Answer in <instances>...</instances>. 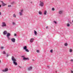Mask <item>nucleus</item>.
I'll return each mask as SVG.
<instances>
[{
	"label": "nucleus",
	"instance_id": "f257e3e1",
	"mask_svg": "<svg viewBox=\"0 0 73 73\" xmlns=\"http://www.w3.org/2000/svg\"><path fill=\"white\" fill-rule=\"evenodd\" d=\"M11 60L13 61V63L14 64H15V65H17V63L16 62V60L13 56H12L11 58Z\"/></svg>",
	"mask_w": 73,
	"mask_h": 73
},
{
	"label": "nucleus",
	"instance_id": "f03ea898",
	"mask_svg": "<svg viewBox=\"0 0 73 73\" xmlns=\"http://www.w3.org/2000/svg\"><path fill=\"white\" fill-rule=\"evenodd\" d=\"M40 3L39 4L40 6L41 7H43V6L44 5V3L43 2L41 1H40Z\"/></svg>",
	"mask_w": 73,
	"mask_h": 73
},
{
	"label": "nucleus",
	"instance_id": "7ed1b4c3",
	"mask_svg": "<svg viewBox=\"0 0 73 73\" xmlns=\"http://www.w3.org/2000/svg\"><path fill=\"white\" fill-rule=\"evenodd\" d=\"M10 35H11V34H10V33H7V38L8 39H9V40L10 39V38H9V36H10Z\"/></svg>",
	"mask_w": 73,
	"mask_h": 73
},
{
	"label": "nucleus",
	"instance_id": "20e7f679",
	"mask_svg": "<svg viewBox=\"0 0 73 73\" xmlns=\"http://www.w3.org/2000/svg\"><path fill=\"white\" fill-rule=\"evenodd\" d=\"M2 25V27H6V26H7L6 24H5V22L3 23Z\"/></svg>",
	"mask_w": 73,
	"mask_h": 73
},
{
	"label": "nucleus",
	"instance_id": "39448f33",
	"mask_svg": "<svg viewBox=\"0 0 73 73\" xmlns=\"http://www.w3.org/2000/svg\"><path fill=\"white\" fill-rule=\"evenodd\" d=\"M8 70V69L7 68H6L5 69V70H2V71L3 72H7Z\"/></svg>",
	"mask_w": 73,
	"mask_h": 73
},
{
	"label": "nucleus",
	"instance_id": "423d86ee",
	"mask_svg": "<svg viewBox=\"0 0 73 73\" xmlns=\"http://www.w3.org/2000/svg\"><path fill=\"white\" fill-rule=\"evenodd\" d=\"M11 41L13 42H15V38H12L11 39Z\"/></svg>",
	"mask_w": 73,
	"mask_h": 73
},
{
	"label": "nucleus",
	"instance_id": "0eeeda50",
	"mask_svg": "<svg viewBox=\"0 0 73 73\" xmlns=\"http://www.w3.org/2000/svg\"><path fill=\"white\" fill-rule=\"evenodd\" d=\"M33 41H34V38H31L30 40V42H33Z\"/></svg>",
	"mask_w": 73,
	"mask_h": 73
},
{
	"label": "nucleus",
	"instance_id": "6e6552de",
	"mask_svg": "<svg viewBox=\"0 0 73 73\" xmlns=\"http://www.w3.org/2000/svg\"><path fill=\"white\" fill-rule=\"evenodd\" d=\"M1 3L2 4V5L3 6H5V5H7L6 4H5V3H4L3 1H1Z\"/></svg>",
	"mask_w": 73,
	"mask_h": 73
},
{
	"label": "nucleus",
	"instance_id": "1a4fd4ad",
	"mask_svg": "<svg viewBox=\"0 0 73 73\" xmlns=\"http://www.w3.org/2000/svg\"><path fill=\"white\" fill-rule=\"evenodd\" d=\"M31 69H32V67L30 66V67L28 68V70H31Z\"/></svg>",
	"mask_w": 73,
	"mask_h": 73
},
{
	"label": "nucleus",
	"instance_id": "9d476101",
	"mask_svg": "<svg viewBox=\"0 0 73 73\" xmlns=\"http://www.w3.org/2000/svg\"><path fill=\"white\" fill-rule=\"evenodd\" d=\"M3 35H7V31H5L3 32Z\"/></svg>",
	"mask_w": 73,
	"mask_h": 73
},
{
	"label": "nucleus",
	"instance_id": "9b49d317",
	"mask_svg": "<svg viewBox=\"0 0 73 73\" xmlns=\"http://www.w3.org/2000/svg\"><path fill=\"white\" fill-rule=\"evenodd\" d=\"M28 59V58H23V60H27Z\"/></svg>",
	"mask_w": 73,
	"mask_h": 73
},
{
	"label": "nucleus",
	"instance_id": "f8f14e48",
	"mask_svg": "<svg viewBox=\"0 0 73 73\" xmlns=\"http://www.w3.org/2000/svg\"><path fill=\"white\" fill-rule=\"evenodd\" d=\"M27 46H25L23 47V49L24 50H26V49H27Z\"/></svg>",
	"mask_w": 73,
	"mask_h": 73
},
{
	"label": "nucleus",
	"instance_id": "ddd939ff",
	"mask_svg": "<svg viewBox=\"0 0 73 73\" xmlns=\"http://www.w3.org/2000/svg\"><path fill=\"white\" fill-rule=\"evenodd\" d=\"M13 17H15V18H16V15L15 14H14L13 15Z\"/></svg>",
	"mask_w": 73,
	"mask_h": 73
},
{
	"label": "nucleus",
	"instance_id": "4468645a",
	"mask_svg": "<svg viewBox=\"0 0 73 73\" xmlns=\"http://www.w3.org/2000/svg\"><path fill=\"white\" fill-rule=\"evenodd\" d=\"M62 13V11H60L59 12V14H61V13Z\"/></svg>",
	"mask_w": 73,
	"mask_h": 73
},
{
	"label": "nucleus",
	"instance_id": "2eb2a0df",
	"mask_svg": "<svg viewBox=\"0 0 73 73\" xmlns=\"http://www.w3.org/2000/svg\"><path fill=\"white\" fill-rule=\"evenodd\" d=\"M46 13H47L46 11H45L44 13V15H46Z\"/></svg>",
	"mask_w": 73,
	"mask_h": 73
},
{
	"label": "nucleus",
	"instance_id": "dca6fc26",
	"mask_svg": "<svg viewBox=\"0 0 73 73\" xmlns=\"http://www.w3.org/2000/svg\"><path fill=\"white\" fill-rule=\"evenodd\" d=\"M35 32V35H37V32L35 30L34 31Z\"/></svg>",
	"mask_w": 73,
	"mask_h": 73
},
{
	"label": "nucleus",
	"instance_id": "f3484780",
	"mask_svg": "<svg viewBox=\"0 0 73 73\" xmlns=\"http://www.w3.org/2000/svg\"><path fill=\"white\" fill-rule=\"evenodd\" d=\"M25 50V51L26 52H29V50H28V49H26Z\"/></svg>",
	"mask_w": 73,
	"mask_h": 73
},
{
	"label": "nucleus",
	"instance_id": "a211bd4d",
	"mask_svg": "<svg viewBox=\"0 0 73 73\" xmlns=\"http://www.w3.org/2000/svg\"><path fill=\"white\" fill-rule=\"evenodd\" d=\"M38 13L39 14H40V15H41V14H42V13L41 11H39Z\"/></svg>",
	"mask_w": 73,
	"mask_h": 73
},
{
	"label": "nucleus",
	"instance_id": "6ab92c4d",
	"mask_svg": "<svg viewBox=\"0 0 73 73\" xmlns=\"http://www.w3.org/2000/svg\"><path fill=\"white\" fill-rule=\"evenodd\" d=\"M23 10H21V12H20V13H23Z\"/></svg>",
	"mask_w": 73,
	"mask_h": 73
},
{
	"label": "nucleus",
	"instance_id": "aec40b11",
	"mask_svg": "<svg viewBox=\"0 0 73 73\" xmlns=\"http://www.w3.org/2000/svg\"><path fill=\"white\" fill-rule=\"evenodd\" d=\"M64 45H65V46H68V44H67V43H65L64 44Z\"/></svg>",
	"mask_w": 73,
	"mask_h": 73
},
{
	"label": "nucleus",
	"instance_id": "412c9836",
	"mask_svg": "<svg viewBox=\"0 0 73 73\" xmlns=\"http://www.w3.org/2000/svg\"><path fill=\"white\" fill-rule=\"evenodd\" d=\"M72 51H73V50L72 49H70V52H72Z\"/></svg>",
	"mask_w": 73,
	"mask_h": 73
},
{
	"label": "nucleus",
	"instance_id": "4be33fe9",
	"mask_svg": "<svg viewBox=\"0 0 73 73\" xmlns=\"http://www.w3.org/2000/svg\"><path fill=\"white\" fill-rule=\"evenodd\" d=\"M67 27H69L70 26V25L68 23L67 25Z\"/></svg>",
	"mask_w": 73,
	"mask_h": 73
},
{
	"label": "nucleus",
	"instance_id": "5701e85b",
	"mask_svg": "<svg viewBox=\"0 0 73 73\" xmlns=\"http://www.w3.org/2000/svg\"><path fill=\"white\" fill-rule=\"evenodd\" d=\"M19 14L21 16V15H23V13L19 12Z\"/></svg>",
	"mask_w": 73,
	"mask_h": 73
},
{
	"label": "nucleus",
	"instance_id": "b1692460",
	"mask_svg": "<svg viewBox=\"0 0 73 73\" xmlns=\"http://www.w3.org/2000/svg\"><path fill=\"white\" fill-rule=\"evenodd\" d=\"M50 52H51V53H53V50H50Z\"/></svg>",
	"mask_w": 73,
	"mask_h": 73
},
{
	"label": "nucleus",
	"instance_id": "393cba45",
	"mask_svg": "<svg viewBox=\"0 0 73 73\" xmlns=\"http://www.w3.org/2000/svg\"><path fill=\"white\" fill-rule=\"evenodd\" d=\"M6 54V53H5V52L4 51H3V54Z\"/></svg>",
	"mask_w": 73,
	"mask_h": 73
},
{
	"label": "nucleus",
	"instance_id": "a878e982",
	"mask_svg": "<svg viewBox=\"0 0 73 73\" xmlns=\"http://www.w3.org/2000/svg\"><path fill=\"white\" fill-rule=\"evenodd\" d=\"M8 56H9V55H8V54H6V57H8Z\"/></svg>",
	"mask_w": 73,
	"mask_h": 73
},
{
	"label": "nucleus",
	"instance_id": "bb28decb",
	"mask_svg": "<svg viewBox=\"0 0 73 73\" xmlns=\"http://www.w3.org/2000/svg\"><path fill=\"white\" fill-rule=\"evenodd\" d=\"M52 11H54V8H52Z\"/></svg>",
	"mask_w": 73,
	"mask_h": 73
},
{
	"label": "nucleus",
	"instance_id": "cd10ccee",
	"mask_svg": "<svg viewBox=\"0 0 73 73\" xmlns=\"http://www.w3.org/2000/svg\"><path fill=\"white\" fill-rule=\"evenodd\" d=\"M13 25H15V23L14 22L13 23Z\"/></svg>",
	"mask_w": 73,
	"mask_h": 73
},
{
	"label": "nucleus",
	"instance_id": "c85d7f7f",
	"mask_svg": "<svg viewBox=\"0 0 73 73\" xmlns=\"http://www.w3.org/2000/svg\"><path fill=\"white\" fill-rule=\"evenodd\" d=\"M36 52H37V53H38V52H39V50H36Z\"/></svg>",
	"mask_w": 73,
	"mask_h": 73
},
{
	"label": "nucleus",
	"instance_id": "c756f323",
	"mask_svg": "<svg viewBox=\"0 0 73 73\" xmlns=\"http://www.w3.org/2000/svg\"><path fill=\"white\" fill-rule=\"evenodd\" d=\"M8 7H11V5H9L8 6Z\"/></svg>",
	"mask_w": 73,
	"mask_h": 73
},
{
	"label": "nucleus",
	"instance_id": "7c9ffc66",
	"mask_svg": "<svg viewBox=\"0 0 73 73\" xmlns=\"http://www.w3.org/2000/svg\"><path fill=\"white\" fill-rule=\"evenodd\" d=\"M54 23H55V24H57V23L56 22L54 21Z\"/></svg>",
	"mask_w": 73,
	"mask_h": 73
},
{
	"label": "nucleus",
	"instance_id": "2f4dec72",
	"mask_svg": "<svg viewBox=\"0 0 73 73\" xmlns=\"http://www.w3.org/2000/svg\"><path fill=\"white\" fill-rule=\"evenodd\" d=\"M46 29H48V26H47L46 27Z\"/></svg>",
	"mask_w": 73,
	"mask_h": 73
},
{
	"label": "nucleus",
	"instance_id": "473e14b6",
	"mask_svg": "<svg viewBox=\"0 0 73 73\" xmlns=\"http://www.w3.org/2000/svg\"><path fill=\"white\" fill-rule=\"evenodd\" d=\"M71 73H73V71L72 70L71 71Z\"/></svg>",
	"mask_w": 73,
	"mask_h": 73
},
{
	"label": "nucleus",
	"instance_id": "72a5a7b5",
	"mask_svg": "<svg viewBox=\"0 0 73 73\" xmlns=\"http://www.w3.org/2000/svg\"><path fill=\"white\" fill-rule=\"evenodd\" d=\"M14 36H16V34H14Z\"/></svg>",
	"mask_w": 73,
	"mask_h": 73
},
{
	"label": "nucleus",
	"instance_id": "f704fd0d",
	"mask_svg": "<svg viewBox=\"0 0 73 73\" xmlns=\"http://www.w3.org/2000/svg\"><path fill=\"white\" fill-rule=\"evenodd\" d=\"M3 48H4V47H1V49H3Z\"/></svg>",
	"mask_w": 73,
	"mask_h": 73
},
{
	"label": "nucleus",
	"instance_id": "c9c22d12",
	"mask_svg": "<svg viewBox=\"0 0 73 73\" xmlns=\"http://www.w3.org/2000/svg\"><path fill=\"white\" fill-rule=\"evenodd\" d=\"M73 61V59L71 60V61Z\"/></svg>",
	"mask_w": 73,
	"mask_h": 73
},
{
	"label": "nucleus",
	"instance_id": "e433bc0d",
	"mask_svg": "<svg viewBox=\"0 0 73 73\" xmlns=\"http://www.w3.org/2000/svg\"><path fill=\"white\" fill-rule=\"evenodd\" d=\"M19 68H21V67L20 66H19Z\"/></svg>",
	"mask_w": 73,
	"mask_h": 73
},
{
	"label": "nucleus",
	"instance_id": "4c0bfd02",
	"mask_svg": "<svg viewBox=\"0 0 73 73\" xmlns=\"http://www.w3.org/2000/svg\"><path fill=\"white\" fill-rule=\"evenodd\" d=\"M1 5H0V8H1Z\"/></svg>",
	"mask_w": 73,
	"mask_h": 73
},
{
	"label": "nucleus",
	"instance_id": "58836bf2",
	"mask_svg": "<svg viewBox=\"0 0 73 73\" xmlns=\"http://www.w3.org/2000/svg\"><path fill=\"white\" fill-rule=\"evenodd\" d=\"M1 12H0V15H1Z\"/></svg>",
	"mask_w": 73,
	"mask_h": 73
},
{
	"label": "nucleus",
	"instance_id": "ea45409f",
	"mask_svg": "<svg viewBox=\"0 0 73 73\" xmlns=\"http://www.w3.org/2000/svg\"><path fill=\"white\" fill-rule=\"evenodd\" d=\"M0 62H1V60H0Z\"/></svg>",
	"mask_w": 73,
	"mask_h": 73
},
{
	"label": "nucleus",
	"instance_id": "a19ab883",
	"mask_svg": "<svg viewBox=\"0 0 73 73\" xmlns=\"http://www.w3.org/2000/svg\"><path fill=\"white\" fill-rule=\"evenodd\" d=\"M33 61H34V60H33Z\"/></svg>",
	"mask_w": 73,
	"mask_h": 73
}]
</instances>
